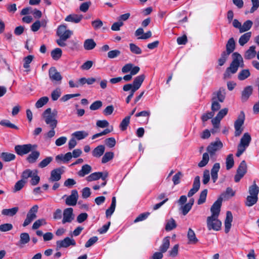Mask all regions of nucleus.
<instances>
[{
    "instance_id": "29",
    "label": "nucleus",
    "mask_w": 259,
    "mask_h": 259,
    "mask_svg": "<svg viewBox=\"0 0 259 259\" xmlns=\"http://www.w3.org/2000/svg\"><path fill=\"white\" fill-rule=\"evenodd\" d=\"M232 56L233 59L232 62H233L234 64H240V67H244L243 58L240 54L235 52L233 53Z\"/></svg>"
},
{
    "instance_id": "23",
    "label": "nucleus",
    "mask_w": 259,
    "mask_h": 259,
    "mask_svg": "<svg viewBox=\"0 0 259 259\" xmlns=\"http://www.w3.org/2000/svg\"><path fill=\"white\" fill-rule=\"evenodd\" d=\"M220 169L219 163H215L211 169V177L213 183H215L218 178V172Z\"/></svg>"
},
{
    "instance_id": "48",
    "label": "nucleus",
    "mask_w": 259,
    "mask_h": 259,
    "mask_svg": "<svg viewBox=\"0 0 259 259\" xmlns=\"http://www.w3.org/2000/svg\"><path fill=\"white\" fill-rule=\"evenodd\" d=\"M49 101V98L47 97H42L40 98L35 103V107L37 108L42 107L46 104Z\"/></svg>"
},
{
    "instance_id": "56",
    "label": "nucleus",
    "mask_w": 259,
    "mask_h": 259,
    "mask_svg": "<svg viewBox=\"0 0 259 259\" xmlns=\"http://www.w3.org/2000/svg\"><path fill=\"white\" fill-rule=\"evenodd\" d=\"M114 156V153L112 152H106L102 159V162L105 163L111 160Z\"/></svg>"
},
{
    "instance_id": "53",
    "label": "nucleus",
    "mask_w": 259,
    "mask_h": 259,
    "mask_svg": "<svg viewBox=\"0 0 259 259\" xmlns=\"http://www.w3.org/2000/svg\"><path fill=\"white\" fill-rule=\"evenodd\" d=\"M130 49L131 52L135 54L140 55L142 53V50L134 44H130Z\"/></svg>"
},
{
    "instance_id": "41",
    "label": "nucleus",
    "mask_w": 259,
    "mask_h": 259,
    "mask_svg": "<svg viewBox=\"0 0 259 259\" xmlns=\"http://www.w3.org/2000/svg\"><path fill=\"white\" fill-rule=\"evenodd\" d=\"M26 181L24 180H20L18 181L14 185V187L13 189V192L14 193H16L20 190H21L24 186Z\"/></svg>"
},
{
    "instance_id": "64",
    "label": "nucleus",
    "mask_w": 259,
    "mask_h": 259,
    "mask_svg": "<svg viewBox=\"0 0 259 259\" xmlns=\"http://www.w3.org/2000/svg\"><path fill=\"white\" fill-rule=\"evenodd\" d=\"M183 174L181 172L179 171L175 174L172 178V181L174 185H176L180 183V179L182 177Z\"/></svg>"
},
{
    "instance_id": "3",
    "label": "nucleus",
    "mask_w": 259,
    "mask_h": 259,
    "mask_svg": "<svg viewBox=\"0 0 259 259\" xmlns=\"http://www.w3.org/2000/svg\"><path fill=\"white\" fill-rule=\"evenodd\" d=\"M219 217H208L206 219L207 228L209 231H220L222 227V222Z\"/></svg>"
},
{
    "instance_id": "25",
    "label": "nucleus",
    "mask_w": 259,
    "mask_h": 259,
    "mask_svg": "<svg viewBox=\"0 0 259 259\" xmlns=\"http://www.w3.org/2000/svg\"><path fill=\"white\" fill-rule=\"evenodd\" d=\"M170 245V237L168 236L164 237L162 241V244L159 247V251L161 253L167 251Z\"/></svg>"
},
{
    "instance_id": "27",
    "label": "nucleus",
    "mask_w": 259,
    "mask_h": 259,
    "mask_svg": "<svg viewBox=\"0 0 259 259\" xmlns=\"http://www.w3.org/2000/svg\"><path fill=\"white\" fill-rule=\"evenodd\" d=\"M96 43L93 39L89 38L84 40L83 48L85 50L90 51L93 50L96 46Z\"/></svg>"
},
{
    "instance_id": "2",
    "label": "nucleus",
    "mask_w": 259,
    "mask_h": 259,
    "mask_svg": "<svg viewBox=\"0 0 259 259\" xmlns=\"http://www.w3.org/2000/svg\"><path fill=\"white\" fill-rule=\"evenodd\" d=\"M145 78L144 74L140 75L135 78L133 84H126L123 87V90L125 92L129 91L133 89L137 91L141 86Z\"/></svg>"
},
{
    "instance_id": "5",
    "label": "nucleus",
    "mask_w": 259,
    "mask_h": 259,
    "mask_svg": "<svg viewBox=\"0 0 259 259\" xmlns=\"http://www.w3.org/2000/svg\"><path fill=\"white\" fill-rule=\"evenodd\" d=\"M36 145H32L30 144L24 145H18L15 147L16 153L20 156L29 153L30 152L36 148Z\"/></svg>"
},
{
    "instance_id": "40",
    "label": "nucleus",
    "mask_w": 259,
    "mask_h": 259,
    "mask_svg": "<svg viewBox=\"0 0 259 259\" xmlns=\"http://www.w3.org/2000/svg\"><path fill=\"white\" fill-rule=\"evenodd\" d=\"M226 164L227 170H229L233 167L234 161L232 154H230L227 156L226 160Z\"/></svg>"
},
{
    "instance_id": "32",
    "label": "nucleus",
    "mask_w": 259,
    "mask_h": 259,
    "mask_svg": "<svg viewBox=\"0 0 259 259\" xmlns=\"http://www.w3.org/2000/svg\"><path fill=\"white\" fill-rule=\"evenodd\" d=\"M105 151V147L103 145H99L96 147L92 152L93 156L96 157H100L101 156Z\"/></svg>"
},
{
    "instance_id": "4",
    "label": "nucleus",
    "mask_w": 259,
    "mask_h": 259,
    "mask_svg": "<svg viewBox=\"0 0 259 259\" xmlns=\"http://www.w3.org/2000/svg\"><path fill=\"white\" fill-rule=\"evenodd\" d=\"M245 120V114L243 111H241L238 115L237 119L234 122L235 137H239L242 134L243 131L242 127Z\"/></svg>"
},
{
    "instance_id": "28",
    "label": "nucleus",
    "mask_w": 259,
    "mask_h": 259,
    "mask_svg": "<svg viewBox=\"0 0 259 259\" xmlns=\"http://www.w3.org/2000/svg\"><path fill=\"white\" fill-rule=\"evenodd\" d=\"M82 18L83 16L81 15L73 14L67 16L65 20L68 22H71L77 23L79 22Z\"/></svg>"
},
{
    "instance_id": "61",
    "label": "nucleus",
    "mask_w": 259,
    "mask_h": 259,
    "mask_svg": "<svg viewBox=\"0 0 259 259\" xmlns=\"http://www.w3.org/2000/svg\"><path fill=\"white\" fill-rule=\"evenodd\" d=\"M212 103H211V111L213 112L214 113L215 111H218L221 108V105L218 102L217 100H211Z\"/></svg>"
},
{
    "instance_id": "57",
    "label": "nucleus",
    "mask_w": 259,
    "mask_h": 259,
    "mask_svg": "<svg viewBox=\"0 0 259 259\" xmlns=\"http://www.w3.org/2000/svg\"><path fill=\"white\" fill-rule=\"evenodd\" d=\"M47 222L44 219H39L36 220L33 224L32 228L33 230H36L39 228L41 226L46 225Z\"/></svg>"
},
{
    "instance_id": "6",
    "label": "nucleus",
    "mask_w": 259,
    "mask_h": 259,
    "mask_svg": "<svg viewBox=\"0 0 259 259\" xmlns=\"http://www.w3.org/2000/svg\"><path fill=\"white\" fill-rule=\"evenodd\" d=\"M38 207L37 205L33 206L30 208L27 214L25 220L23 222V227H26L29 225L36 218V213L38 211Z\"/></svg>"
},
{
    "instance_id": "36",
    "label": "nucleus",
    "mask_w": 259,
    "mask_h": 259,
    "mask_svg": "<svg viewBox=\"0 0 259 259\" xmlns=\"http://www.w3.org/2000/svg\"><path fill=\"white\" fill-rule=\"evenodd\" d=\"M239 66H240V64H234L233 62H231L230 67L227 68L226 71V72L224 74L225 77L227 76V75L229 74V71H230L233 74L236 73L238 70V67Z\"/></svg>"
},
{
    "instance_id": "46",
    "label": "nucleus",
    "mask_w": 259,
    "mask_h": 259,
    "mask_svg": "<svg viewBox=\"0 0 259 259\" xmlns=\"http://www.w3.org/2000/svg\"><path fill=\"white\" fill-rule=\"evenodd\" d=\"M130 116H126L124 119H123L119 125L121 131H124L126 130L127 127L130 123Z\"/></svg>"
},
{
    "instance_id": "1",
    "label": "nucleus",
    "mask_w": 259,
    "mask_h": 259,
    "mask_svg": "<svg viewBox=\"0 0 259 259\" xmlns=\"http://www.w3.org/2000/svg\"><path fill=\"white\" fill-rule=\"evenodd\" d=\"M52 110L50 108L47 109L43 113V117L45 118L46 123L49 124L51 128H55L56 127L58 121L56 119L57 111L54 110L51 112Z\"/></svg>"
},
{
    "instance_id": "12",
    "label": "nucleus",
    "mask_w": 259,
    "mask_h": 259,
    "mask_svg": "<svg viewBox=\"0 0 259 259\" xmlns=\"http://www.w3.org/2000/svg\"><path fill=\"white\" fill-rule=\"evenodd\" d=\"M223 199V197H220L212 204L210 208L211 215L210 217H219Z\"/></svg>"
},
{
    "instance_id": "26",
    "label": "nucleus",
    "mask_w": 259,
    "mask_h": 259,
    "mask_svg": "<svg viewBox=\"0 0 259 259\" xmlns=\"http://www.w3.org/2000/svg\"><path fill=\"white\" fill-rule=\"evenodd\" d=\"M92 170L91 166L86 164L82 166L81 169L77 172V175L80 177H84L85 176L89 174L92 171Z\"/></svg>"
},
{
    "instance_id": "47",
    "label": "nucleus",
    "mask_w": 259,
    "mask_h": 259,
    "mask_svg": "<svg viewBox=\"0 0 259 259\" xmlns=\"http://www.w3.org/2000/svg\"><path fill=\"white\" fill-rule=\"evenodd\" d=\"M250 74L248 69H243L239 73L238 78L240 80H243L249 77Z\"/></svg>"
},
{
    "instance_id": "60",
    "label": "nucleus",
    "mask_w": 259,
    "mask_h": 259,
    "mask_svg": "<svg viewBox=\"0 0 259 259\" xmlns=\"http://www.w3.org/2000/svg\"><path fill=\"white\" fill-rule=\"evenodd\" d=\"M34 57L32 55H28L24 59V68L28 69L29 68V64L32 62Z\"/></svg>"
},
{
    "instance_id": "22",
    "label": "nucleus",
    "mask_w": 259,
    "mask_h": 259,
    "mask_svg": "<svg viewBox=\"0 0 259 259\" xmlns=\"http://www.w3.org/2000/svg\"><path fill=\"white\" fill-rule=\"evenodd\" d=\"M31 153L29 154L26 160L29 163H34L36 162L39 157L40 156V152L37 150H32L31 151Z\"/></svg>"
},
{
    "instance_id": "30",
    "label": "nucleus",
    "mask_w": 259,
    "mask_h": 259,
    "mask_svg": "<svg viewBox=\"0 0 259 259\" xmlns=\"http://www.w3.org/2000/svg\"><path fill=\"white\" fill-rule=\"evenodd\" d=\"M255 47L254 46H251L249 49L245 52L244 57L246 59H251L253 58L256 55Z\"/></svg>"
},
{
    "instance_id": "35",
    "label": "nucleus",
    "mask_w": 259,
    "mask_h": 259,
    "mask_svg": "<svg viewBox=\"0 0 259 259\" xmlns=\"http://www.w3.org/2000/svg\"><path fill=\"white\" fill-rule=\"evenodd\" d=\"M235 41L233 38H231L229 39L226 45V51L225 52H227L230 55L235 50Z\"/></svg>"
},
{
    "instance_id": "49",
    "label": "nucleus",
    "mask_w": 259,
    "mask_h": 259,
    "mask_svg": "<svg viewBox=\"0 0 259 259\" xmlns=\"http://www.w3.org/2000/svg\"><path fill=\"white\" fill-rule=\"evenodd\" d=\"M177 224L172 218H171L167 222L165 226V230L167 231H171L176 228Z\"/></svg>"
},
{
    "instance_id": "11",
    "label": "nucleus",
    "mask_w": 259,
    "mask_h": 259,
    "mask_svg": "<svg viewBox=\"0 0 259 259\" xmlns=\"http://www.w3.org/2000/svg\"><path fill=\"white\" fill-rule=\"evenodd\" d=\"M223 199V197H220L212 204L210 208L211 215L210 217H219Z\"/></svg>"
},
{
    "instance_id": "15",
    "label": "nucleus",
    "mask_w": 259,
    "mask_h": 259,
    "mask_svg": "<svg viewBox=\"0 0 259 259\" xmlns=\"http://www.w3.org/2000/svg\"><path fill=\"white\" fill-rule=\"evenodd\" d=\"M212 95L211 100H218L222 103L226 97V90L224 88H220L218 91L213 92Z\"/></svg>"
},
{
    "instance_id": "19",
    "label": "nucleus",
    "mask_w": 259,
    "mask_h": 259,
    "mask_svg": "<svg viewBox=\"0 0 259 259\" xmlns=\"http://www.w3.org/2000/svg\"><path fill=\"white\" fill-rule=\"evenodd\" d=\"M253 92V88L251 85H248L244 88L241 93V100L243 102L248 100L249 97L252 95Z\"/></svg>"
},
{
    "instance_id": "54",
    "label": "nucleus",
    "mask_w": 259,
    "mask_h": 259,
    "mask_svg": "<svg viewBox=\"0 0 259 259\" xmlns=\"http://www.w3.org/2000/svg\"><path fill=\"white\" fill-rule=\"evenodd\" d=\"M45 23L44 21L40 22L39 21H36L31 26V29L33 32L38 30L41 26H45Z\"/></svg>"
},
{
    "instance_id": "20",
    "label": "nucleus",
    "mask_w": 259,
    "mask_h": 259,
    "mask_svg": "<svg viewBox=\"0 0 259 259\" xmlns=\"http://www.w3.org/2000/svg\"><path fill=\"white\" fill-rule=\"evenodd\" d=\"M59 38L56 40L57 44L61 47H65L66 44L65 41L70 37V33H57Z\"/></svg>"
},
{
    "instance_id": "37",
    "label": "nucleus",
    "mask_w": 259,
    "mask_h": 259,
    "mask_svg": "<svg viewBox=\"0 0 259 259\" xmlns=\"http://www.w3.org/2000/svg\"><path fill=\"white\" fill-rule=\"evenodd\" d=\"M62 51L60 48H56L51 51V55L54 60H58L62 56Z\"/></svg>"
},
{
    "instance_id": "24",
    "label": "nucleus",
    "mask_w": 259,
    "mask_h": 259,
    "mask_svg": "<svg viewBox=\"0 0 259 259\" xmlns=\"http://www.w3.org/2000/svg\"><path fill=\"white\" fill-rule=\"evenodd\" d=\"M187 238L188 239V243L190 244H195L198 241V239L197 238L194 231L191 228L188 229Z\"/></svg>"
},
{
    "instance_id": "13",
    "label": "nucleus",
    "mask_w": 259,
    "mask_h": 259,
    "mask_svg": "<svg viewBox=\"0 0 259 259\" xmlns=\"http://www.w3.org/2000/svg\"><path fill=\"white\" fill-rule=\"evenodd\" d=\"M108 174L107 172H95L90 174L89 176L86 177L85 179L88 182H92L96 181L99 179L102 180H105L108 177Z\"/></svg>"
},
{
    "instance_id": "34",
    "label": "nucleus",
    "mask_w": 259,
    "mask_h": 259,
    "mask_svg": "<svg viewBox=\"0 0 259 259\" xmlns=\"http://www.w3.org/2000/svg\"><path fill=\"white\" fill-rule=\"evenodd\" d=\"M258 200V196L249 195L247 197L245 201V205L250 207L255 204Z\"/></svg>"
},
{
    "instance_id": "9",
    "label": "nucleus",
    "mask_w": 259,
    "mask_h": 259,
    "mask_svg": "<svg viewBox=\"0 0 259 259\" xmlns=\"http://www.w3.org/2000/svg\"><path fill=\"white\" fill-rule=\"evenodd\" d=\"M70 245L75 246L76 242L74 239L68 237L65 238L63 240H58L56 242L57 249L61 248H67Z\"/></svg>"
},
{
    "instance_id": "51",
    "label": "nucleus",
    "mask_w": 259,
    "mask_h": 259,
    "mask_svg": "<svg viewBox=\"0 0 259 259\" xmlns=\"http://www.w3.org/2000/svg\"><path fill=\"white\" fill-rule=\"evenodd\" d=\"M252 25V22L250 20L246 21L242 25L240 32L249 30Z\"/></svg>"
},
{
    "instance_id": "45",
    "label": "nucleus",
    "mask_w": 259,
    "mask_h": 259,
    "mask_svg": "<svg viewBox=\"0 0 259 259\" xmlns=\"http://www.w3.org/2000/svg\"><path fill=\"white\" fill-rule=\"evenodd\" d=\"M53 159L52 157H47L38 163V166L41 168H44L48 166L52 161Z\"/></svg>"
},
{
    "instance_id": "16",
    "label": "nucleus",
    "mask_w": 259,
    "mask_h": 259,
    "mask_svg": "<svg viewBox=\"0 0 259 259\" xmlns=\"http://www.w3.org/2000/svg\"><path fill=\"white\" fill-rule=\"evenodd\" d=\"M73 211V208L71 207L67 208L64 210L63 218L62 221L63 224L66 223H71L74 219Z\"/></svg>"
},
{
    "instance_id": "59",
    "label": "nucleus",
    "mask_w": 259,
    "mask_h": 259,
    "mask_svg": "<svg viewBox=\"0 0 259 259\" xmlns=\"http://www.w3.org/2000/svg\"><path fill=\"white\" fill-rule=\"evenodd\" d=\"M0 124L2 126L9 127L12 128L18 129V127L15 124L10 122L8 120H2L0 121Z\"/></svg>"
},
{
    "instance_id": "42",
    "label": "nucleus",
    "mask_w": 259,
    "mask_h": 259,
    "mask_svg": "<svg viewBox=\"0 0 259 259\" xmlns=\"http://www.w3.org/2000/svg\"><path fill=\"white\" fill-rule=\"evenodd\" d=\"M1 158L5 161H10L15 159L16 156L14 154L9 153L7 152H3L1 154Z\"/></svg>"
},
{
    "instance_id": "55",
    "label": "nucleus",
    "mask_w": 259,
    "mask_h": 259,
    "mask_svg": "<svg viewBox=\"0 0 259 259\" xmlns=\"http://www.w3.org/2000/svg\"><path fill=\"white\" fill-rule=\"evenodd\" d=\"M207 194V190H203L200 194L199 199L198 200L197 203L198 204H203L205 202Z\"/></svg>"
},
{
    "instance_id": "8",
    "label": "nucleus",
    "mask_w": 259,
    "mask_h": 259,
    "mask_svg": "<svg viewBox=\"0 0 259 259\" xmlns=\"http://www.w3.org/2000/svg\"><path fill=\"white\" fill-rule=\"evenodd\" d=\"M49 76L50 80L54 83H60L62 79L60 73L55 67H51L49 70Z\"/></svg>"
},
{
    "instance_id": "52",
    "label": "nucleus",
    "mask_w": 259,
    "mask_h": 259,
    "mask_svg": "<svg viewBox=\"0 0 259 259\" xmlns=\"http://www.w3.org/2000/svg\"><path fill=\"white\" fill-rule=\"evenodd\" d=\"M229 55L230 54L227 52H225V51L222 52L220 58L218 60L219 66H222L225 63Z\"/></svg>"
},
{
    "instance_id": "21",
    "label": "nucleus",
    "mask_w": 259,
    "mask_h": 259,
    "mask_svg": "<svg viewBox=\"0 0 259 259\" xmlns=\"http://www.w3.org/2000/svg\"><path fill=\"white\" fill-rule=\"evenodd\" d=\"M233 220V215L231 211H228L226 213V217L225 221V232L226 233H228L231 227V223Z\"/></svg>"
},
{
    "instance_id": "50",
    "label": "nucleus",
    "mask_w": 259,
    "mask_h": 259,
    "mask_svg": "<svg viewBox=\"0 0 259 259\" xmlns=\"http://www.w3.org/2000/svg\"><path fill=\"white\" fill-rule=\"evenodd\" d=\"M209 161V155L207 153H204L202 156V159L200 162L198 163V165L200 167L205 166L208 162Z\"/></svg>"
},
{
    "instance_id": "17",
    "label": "nucleus",
    "mask_w": 259,
    "mask_h": 259,
    "mask_svg": "<svg viewBox=\"0 0 259 259\" xmlns=\"http://www.w3.org/2000/svg\"><path fill=\"white\" fill-rule=\"evenodd\" d=\"M63 172L62 168H57L52 170L51 172V176L49 178L50 182H57L61 178V175Z\"/></svg>"
},
{
    "instance_id": "18",
    "label": "nucleus",
    "mask_w": 259,
    "mask_h": 259,
    "mask_svg": "<svg viewBox=\"0 0 259 259\" xmlns=\"http://www.w3.org/2000/svg\"><path fill=\"white\" fill-rule=\"evenodd\" d=\"M251 141V137L248 133H245L240 139L238 145L240 147L246 149L249 145Z\"/></svg>"
},
{
    "instance_id": "14",
    "label": "nucleus",
    "mask_w": 259,
    "mask_h": 259,
    "mask_svg": "<svg viewBox=\"0 0 259 259\" xmlns=\"http://www.w3.org/2000/svg\"><path fill=\"white\" fill-rule=\"evenodd\" d=\"M78 198V193L76 190L71 191V194L67 196L65 200V203L68 206H75Z\"/></svg>"
},
{
    "instance_id": "43",
    "label": "nucleus",
    "mask_w": 259,
    "mask_h": 259,
    "mask_svg": "<svg viewBox=\"0 0 259 259\" xmlns=\"http://www.w3.org/2000/svg\"><path fill=\"white\" fill-rule=\"evenodd\" d=\"M88 133L84 131H77L73 133L72 136L75 137L78 140L84 139L88 136Z\"/></svg>"
},
{
    "instance_id": "44",
    "label": "nucleus",
    "mask_w": 259,
    "mask_h": 259,
    "mask_svg": "<svg viewBox=\"0 0 259 259\" xmlns=\"http://www.w3.org/2000/svg\"><path fill=\"white\" fill-rule=\"evenodd\" d=\"M251 37V33H244L241 36L239 39V43L240 46H243L246 44Z\"/></svg>"
},
{
    "instance_id": "7",
    "label": "nucleus",
    "mask_w": 259,
    "mask_h": 259,
    "mask_svg": "<svg viewBox=\"0 0 259 259\" xmlns=\"http://www.w3.org/2000/svg\"><path fill=\"white\" fill-rule=\"evenodd\" d=\"M247 172V165L245 160H243L240 163L237 173L234 177V181L237 183L244 177Z\"/></svg>"
},
{
    "instance_id": "10",
    "label": "nucleus",
    "mask_w": 259,
    "mask_h": 259,
    "mask_svg": "<svg viewBox=\"0 0 259 259\" xmlns=\"http://www.w3.org/2000/svg\"><path fill=\"white\" fill-rule=\"evenodd\" d=\"M223 147V143L219 140V139H217L215 142L211 143L207 147V151L211 155H212L217 151L221 149Z\"/></svg>"
},
{
    "instance_id": "33",
    "label": "nucleus",
    "mask_w": 259,
    "mask_h": 259,
    "mask_svg": "<svg viewBox=\"0 0 259 259\" xmlns=\"http://www.w3.org/2000/svg\"><path fill=\"white\" fill-rule=\"evenodd\" d=\"M116 206V198L113 197L112 202L110 207L106 211V215L107 218L110 217L114 212Z\"/></svg>"
},
{
    "instance_id": "58",
    "label": "nucleus",
    "mask_w": 259,
    "mask_h": 259,
    "mask_svg": "<svg viewBox=\"0 0 259 259\" xmlns=\"http://www.w3.org/2000/svg\"><path fill=\"white\" fill-rule=\"evenodd\" d=\"M61 91L60 88H57L51 93V98L53 101H56L60 97Z\"/></svg>"
},
{
    "instance_id": "31",
    "label": "nucleus",
    "mask_w": 259,
    "mask_h": 259,
    "mask_svg": "<svg viewBox=\"0 0 259 259\" xmlns=\"http://www.w3.org/2000/svg\"><path fill=\"white\" fill-rule=\"evenodd\" d=\"M18 210L19 208L18 207H15L10 209H4L2 211V214L6 216L13 217L17 213Z\"/></svg>"
},
{
    "instance_id": "38",
    "label": "nucleus",
    "mask_w": 259,
    "mask_h": 259,
    "mask_svg": "<svg viewBox=\"0 0 259 259\" xmlns=\"http://www.w3.org/2000/svg\"><path fill=\"white\" fill-rule=\"evenodd\" d=\"M248 192L250 195L258 196L259 187L256 185L255 182L249 187Z\"/></svg>"
},
{
    "instance_id": "63",
    "label": "nucleus",
    "mask_w": 259,
    "mask_h": 259,
    "mask_svg": "<svg viewBox=\"0 0 259 259\" xmlns=\"http://www.w3.org/2000/svg\"><path fill=\"white\" fill-rule=\"evenodd\" d=\"M102 106V102L101 101H96L93 102L90 106L91 110H96L100 108Z\"/></svg>"
},
{
    "instance_id": "39",
    "label": "nucleus",
    "mask_w": 259,
    "mask_h": 259,
    "mask_svg": "<svg viewBox=\"0 0 259 259\" xmlns=\"http://www.w3.org/2000/svg\"><path fill=\"white\" fill-rule=\"evenodd\" d=\"M30 241V237L27 233H22L20 236L19 245H24Z\"/></svg>"
},
{
    "instance_id": "62",
    "label": "nucleus",
    "mask_w": 259,
    "mask_h": 259,
    "mask_svg": "<svg viewBox=\"0 0 259 259\" xmlns=\"http://www.w3.org/2000/svg\"><path fill=\"white\" fill-rule=\"evenodd\" d=\"M210 180V172L209 170L205 169L203 173L202 182L203 184H207Z\"/></svg>"
}]
</instances>
